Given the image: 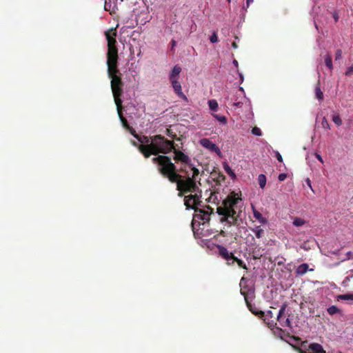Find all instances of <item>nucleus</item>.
Wrapping results in <instances>:
<instances>
[{
    "instance_id": "34",
    "label": "nucleus",
    "mask_w": 353,
    "mask_h": 353,
    "mask_svg": "<svg viewBox=\"0 0 353 353\" xmlns=\"http://www.w3.org/2000/svg\"><path fill=\"white\" fill-rule=\"evenodd\" d=\"M321 125L325 129H330V123L325 117H323L321 121Z\"/></svg>"
},
{
    "instance_id": "6",
    "label": "nucleus",
    "mask_w": 353,
    "mask_h": 353,
    "mask_svg": "<svg viewBox=\"0 0 353 353\" xmlns=\"http://www.w3.org/2000/svg\"><path fill=\"white\" fill-rule=\"evenodd\" d=\"M150 139L157 141V143L156 145L158 146L159 153L168 154L174 149L175 144L174 141L165 139L161 134L150 137Z\"/></svg>"
},
{
    "instance_id": "43",
    "label": "nucleus",
    "mask_w": 353,
    "mask_h": 353,
    "mask_svg": "<svg viewBox=\"0 0 353 353\" xmlns=\"http://www.w3.org/2000/svg\"><path fill=\"white\" fill-rule=\"evenodd\" d=\"M233 105L236 108H241L243 105V103L241 101L235 102L233 103Z\"/></svg>"
},
{
    "instance_id": "3",
    "label": "nucleus",
    "mask_w": 353,
    "mask_h": 353,
    "mask_svg": "<svg viewBox=\"0 0 353 353\" xmlns=\"http://www.w3.org/2000/svg\"><path fill=\"white\" fill-rule=\"evenodd\" d=\"M239 199L234 195H229L223 201V205L216 209V212L222 216L220 219L221 222H227L230 225L236 224L237 215L234 207Z\"/></svg>"
},
{
    "instance_id": "49",
    "label": "nucleus",
    "mask_w": 353,
    "mask_h": 353,
    "mask_svg": "<svg viewBox=\"0 0 353 353\" xmlns=\"http://www.w3.org/2000/svg\"><path fill=\"white\" fill-rule=\"evenodd\" d=\"M233 64L236 66V67H238V65H239V63L236 60H234L233 61Z\"/></svg>"
},
{
    "instance_id": "44",
    "label": "nucleus",
    "mask_w": 353,
    "mask_h": 353,
    "mask_svg": "<svg viewBox=\"0 0 353 353\" xmlns=\"http://www.w3.org/2000/svg\"><path fill=\"white\" fill-rule=\"evenodd\" d=\"M315 155H316V159H317L319 161H321V163H323V159H322V157H321V156L320 154H319L318 153H316V154H315Z\"/></svg>"
},
{
    "instance_id": "54",
    "label": "nucleus",
    "mask_w": 353,
    "mask_h": 353,
    "mask_svg": "<svg viewBox=\"0 0 353 353\" xmlns=\"http://www.w3.org/2000/svg\"><path fill=\"white\" fill-rule=\"evenodd\" d=\"M254 259H259V256H254Z\"/></svg>"
},
{
    "instance_id": "27",
    "label": "nucleus",
    "mask_w": 353,
    "mask_h": 353,
    "mask_svg": "<svg viewBox=\"0 0 353 353\" xmlns=\"http://www.w3.org/2000/svg\"><path fill=\"white\" fill-rule=\"evenodd\" d=\"M165 134L172 139L180 141V139L177 137L176 134L174 132H173L172 129L167 128L165 130Z\"/></svg>"
},
{
    "instance_id": "41",
    "label": "nucleus",
    "mask_w": 353,
    "mask_h": 353,
    "mask_svg": "<svg viewBox=\"0 0 353 353\" xmlns=\"http://www.w3.org/2000/svg\"><path fill=\"white\" fill-rule=\"evenodd\" d=\"M150 139V138L149 139L148 137L144 136L143 137H141V140L143 141V142H141V143L149 144Z\"/></svg>"
},
{
    "instance_id": "35",
    "label": "nucleus",
    "mask_w": 353,
    "mask_h": 353,
    "mask_svg": "<svg viewBox=\"0 0 353 353\" xmlns=\"http://www.w3.org/2000/svg\"><path fill=\"white\" fill-rule=\"evenodd\" d=\"M252 133L256 136H261L262 134L261 130L257 127H254L252 128Z\"/></svg>"
},
{
    "instance_id": "18",
    "label": "nucleus",
    "mask_w": 353,
    "mask_h": 353,
    "mask_svg": "<svg viewBox=\"0 0 353 353\" xmlns=\"http://www.w3.org/2000/svg\"><path fill=\"white\" fill-rule=\"evenodd\" d=\"M117 113H118L119 117L121 121L122 125L125 128H128L130 126V125L128 124L127 119L123 116V112H122L123 106L122 105H120L119 107L117 106Z\"/></svg>"
},
{
    "instance_id": "38",
    "label": "nucleus",
    "mask_w": 353,
    "mask_h": 353,
    "mask_svg": "<svg viewBox=\"0 0 353 353\" xmlns=\"http://www.w3.org/2000/svg\"><path fill=\"white\" fill-rule=\"evenodd\" d=\"M341 56L342 50L341 49L337 50L335 54V61L339 60L341 58Z\"/></svg>"
},
{
    "instance_id": "9",
    "label": "nucleus",
    "mask_w": 353,
    "mask_h": 353,
    "mask_svg": "<svg viewBox=\"0 0 353 353\" xmlns=\"http://www.w3.org/2000/svg\"><path fill=\"white\" fill-rule=\"evenodd\" d=\"M241 294L243 296L245 303L252 302L255 297L254 289L248 285H245L241 288Z\"/></svg>"
},
{
    "instance_id": "21",
    "label": "nucleus",
    "mask_w": 353,
    "mask_h": 353,
    "mask_svg": "<svg viewBox=\"0 0 353 353\" xmlns=\"http://www.w3.org/2000/svg\"><path fill=\"white\" fill-rule=\"evenodd\" d=\"M252 231L254 233L257 239H261L264 234V230L261 226H256L254 228L252 229Z\"/></svg>"
},
{
    "instance_id": "31",
    "label": "nucleus",
    "mask_w": 353,
    "mask_h": 353,
    "mask_svg": "<svg viewBox=\"0 0 353 353\" xmlns=\"http://www.w3.org/2000/svg\"><path fill=\"white\" fill-rule=\"evenodd\" d=\"M315 94H316V97L319 101H323V93L321 91V88L319 86H316V88H315Z\"/></svg>"
},
{
    "instance_id": "17",
    "label": "nucleus",
    "mask_w": 353,
    "mask_h": 353,
    "mask_svg": "<svg viewBox=\"0 0 353 353\" xmlns=\"http://www.w3.org/2000/svg\"><path fill=\"white\" fill-rule=\"evenodd\" d=\"M181 72V68L178 65H176L172 68L171 72L169 74V80H178V77Z\"/></svg>"
},
{
    "instance_id": "10",
    "label": "nucleus",
    "mask_w": 353,
    "mask_h": 353,
    "mask_svg": "<svg viewBox=\"0 0 353 353\" xmlns=\"http://www.w3.org/2000/svg\"><path fill=\"white\" fill-rule=\"evenodd\" d=\"M286 304H283L279 312V314L276 317V320L279 322L280 325L283 327H291V322L289 318H286L285 313L286 310Z\"/></svg>"
},
{
    "instance_id": "33",
    "label": "nucleus",
    "mask_w": 353,
    "mask_h": 353,
    "mask_svg": "<svg viewBox=\"0 0 353 353\" xmlns=\"http://www.w3.org/2000/svg\"><path fill=\"white\" fill-rule=\"evenodd\" d=\"M213 116L220 122H221L223 123H227V119L225 116H220L219 114H213Z\"/></svg>"
},
{
    "instance_id": "16",
    "label": "nucleus",
    "mask_w": 353,
    "mask_h": 353,
    "mask_svg": "<svg viewBox=\"0 0 353 353\" xmlns=\"http://www.w3.org/2000/svg\"><path fill=\"white\" fill-rule=\"evenodd\" d=\"M117 0H106L104 5L105 10L109 11L110 14L115 12V10L117 9Z\"/></svg>"
},
{
    "instance_id": "45",
    "label": "nucleus",
    "mask_w": 353,
    "mask_h": 353,
    "mask_svg": "<svg viewBox=\"0 0 353 353\" xmlns=\"http://www.w3.org/2000/svg\"><path fill=\"white\" fill-rule=\"evenodd\" d=\"M254 1V0H246V8H248L250 5Z\"/></svg>"
},
{
    "instance_id": "36",
    "label": "nucleus",
    "mask_w": 353,
    "mask_h": 353,
    "mask_svg": "<svg viewBox=\"0 0 353 353\" xmlns=\"http://www.w3.org/2000/svg\"><path fill=\"white\" fill-rule=\"evenodd\" d=\"M294 350H295L297 352L299 353H308L307 352V349H305V347L304 350L302 348V347H298V346H296V345H292Z\"/></svg>"
},
{
    "instance_id": "22",
    "label": "nucleus",
    "mask_w": 353,
    "mask_h": 353,
    "mask_svg": "<svg viewBox=\"0 0 353 353\" xmlns=\"http://www.w3.org/2000/svg\"><path fill=\"white\" fill-rule=\"evenodd\" d=\"M305 223H306V221H305L304 219H301V218H300V217H297V216H296V217H294V218L293 219L292 224H293L294 226H296V227H300V226H302V225H304V224H305Z\"/></svg>"
},
{
    "instance_id": "50",
    "label": "nucleus",
    "mask_w": 353,
    "mask_h": 353,
    "mask_svg": "<svg viewBox=\"0 0 353 353\" xmlns=\"http://www.w3.org/2000/svg\"><path fill=\"white\" fill-rule=\"evenodd\" d=\"M132 145H133L137 146V147H138V148H139V145H138V144L137 143V142H136V141H132Z\"/></svg>"
},
{
    "instance_id": "48",
    "label": "nucleus",
    "mask_w": 353,
    "mask_h": 353,
    "mask_svg": "<svg viewBox=\"0 0 353 353\" xmlns=\"http://www.w3.org/2000/svg\"><path fill=\"white\" fill-rule=\"evenodd\" d=\"M352 252H348L347 253V259H351V256H352Z\"/></svg>"
},
{
    "instance_id": "14",
    "label": "nucleus",
    "mask_w": 353,
    "mask_h": 353,
    "mask_svg": "<svg viewBox=\"0 0 353 353\" xmlns=\"http://www.w3.org/2000/svg\"><path fill=\"white\" fill-rule=\"evenodd\" d=\"M266 317L263 319L265 323L270 327L271 330L274 328L278 329L279 331L282 332V329L276 327V323L274 320H270L273 317V313L271 310H268L266 313Z\"/></svg>"
},
{
    "instance_id": "28",
    "label": "nucleus",
    "mask_w": 353,
    "mask_h": 353,
    "mask_svg": "<svg viewBox=\"0 0 353 353\" xmlns=\"http://www.w3.org/2000/svg\"><path fill=\"white\" fill-rule=\"evenodd\" d=\"M209 108L212 111H216L218 109V103L216 100L212 99L208 101Z\"/></svg>"
},
{
    "instance_id": "1",
    "label": "nucleus",
    "mask_w": 353,
    "mask_h": 353,
    "mask_svg": "<svg viewBox=\"0 0 353 353\" xmlns=\"http://www.w3.org/2000/svg\"><path fill=\"white\" fill-rule=\"evenodd\" d=\"M174 153V160L176 163L180 161L183 165L179 170L171 161V159L165 155H159L154 157L152 161L158 164L159 172L173 183L176 184L178 196L182 197L188 192H194L198 190L196 185L197 176L199 170L191 163V159L188 155L174 148L172 150Z\"/></svg>"
},
{
    "instance_id": "42",
    "label": "nucleus",
    "mask_w": 353,
    "mask_h": 353,
    "mask_svg": "<svg viewBox=\"0 0 353 353\" xmlns=\"http://www.w3.org/2000/svg\"><path fill=\"white\" fill-rule=\"evenodd\" d=\"M276 158L277 159V160L279 161V162H283V158H282V156L281 154L279 152H276V155H275Z\"/></svg>"
},
{
    "instance_id": "24",
    "label": "nucleus",
    "mask_w": 353,
    "mask_h": 353,
    "mask_svg": "<svg viewBox=\"0 0 353 353\" xmlns=\"http://www.w3.org/2000/svg\"><path fill=\"white\" fill-rule=\"evenodd\" d=\"M325 63L326 65V66L330 70H332L333 69V65H332V57L330 54H327L325 57Z\"/></svg>"
},
{
    "instance_id": "37",
    "label": "nucleus",
    "mask_w": 353,
    "mask_h": 353,
    "mask_svg": "<svg viewBox=\"0 0 353 353\" xmlns=\"http://www.w3.org/2000/svg\"><path fill=\"white\" fill-rule=\"evenodd\" d=\"M211 43H216L218 41V37L215 32H214L210 37Z\"/></svg>"
},
{
    "instance_id": "55",
    "label": "nucleus",
    "mask_w": 353,
    "mask_h": 353,
    "mask_svg": "<svg viewBox=\"0 0 353 353\" xmlns=\"http://www.w3.org/2000/svg\"><path fill=\"white\" fill-rule=\"evenodd\" d=\"M228 2H230L231 0H227Z\"/></svg>"
},
{
    "instance_id": "47",
    "label": "nucleus",
    "mask_w": 353,
    "mask_h": 353,
    "mask_svg": "<svg viewBox=\"0 0 353 353\" xmlns=\"http://www.w3.org/2000/svg\"><path fill=\"white\" fill-rule=\"evenodd\" d=\"M232 46L233 48L236 49L238 48V45L235 41H233L232 43Z\"/></svg>"
},
{
    "instance_id": "19",
    "label": "nucleus",
    "mask_w": 353,
    "mask_h": 353,
    "mask_svg": "<svg viewBox=\"0 0 353 353\" xmlns=\"http://www.w3.org/2000/svg\"><path fill=\"white\" fill-rule=\"evenodd\" d=\"M309 270V265L307 263H302L299 265L296 269V274L297 276H302Z\"/></svg>"
},
{
    "instance_id": "8",
    "label": "nucleus",
    "mask_w": 353,
    "mask_h": 353,
    "mask_svg": "<svg viewBox=\"0 0 353 353\" xmlns=\"http://www.w3.org/2000/svg\"><path fill=\"white\" fill-rule=\"evenodd\" d=\"M151 142L149 144H141L139 145V151L143 154L145 158H149L152 154L157 155L159 154L157 141L150 139Z\"/></svg>"
},
{
    "instance_id": "26",
    "label": "nucleus",
    "mask_w": 353,
    "mask_h": 353,
    "mask_svg": "<svg viewBox=\"0 0 353 353\" xmlns=\"http://www.w3.org/2000/svg\"><path fill=\"white\" fill-rule=\"evenodd\" d=\"M337 300L342 301H353V294H340L337 296Z\"/></svg>"
},
{
    "instance_id": "2",
    "label": "nucleus",
    "mask_w": 353,
    "mask_h": 353,
    "mask_svg": "<svg viewBox=\"0 0 353 353\" xmlns=\"http://www.w3.org/2000/svg\"><path fill=\"white\" fill-rule=\"evenodd\" d=\"M105 36L108 41V74L111 79L110 85L115 104L119 107L122 105L123 102L121 97L123 94V83L121 79V74L118 69L119 56L118 49L116 46V28H110L105 31Z\"/></svg>"
},
{
    "instance_id": "23",
    "label": "nucleus",
    "mask_w": 353,
    "mask_h": 353,
    "mask_svg": "<svg viewBox=\"0 0 353 353\" xmlns=\"http://www.w3.org/2000/svg\"><path fill=\"white\" fill-rule=\"evenodd\" d=\"M327 312L330 315H334L335 314H341V311L336 306L332 305L327 309Z\"/></svg>"
},
{
    "instance_id": "25",
    "label": "nucleus",
    "mask_w": 353,
    "mask_h": 353,
    "mask_svg": "<svg viewBox=\"0 0 353 353\" xmlns=\"http://www.w3.org/2000/svg\"><path fill=\"white\" fill-rule=\"evenodd\" d=\"M260 188H264L266 185V176L263 174H261L258 177Z\"/></svg>"
},
{
    "instance_id": "40",
    "label": "nucleus",
    "mask_w": 353,
    "mask_h": 353,
    "mask_svg": "<svg viewBox=\"0 0 353 353\" xmlns=\"http://www.w3.org/2000/svg\"><path fill=\"white\" fill-rule=\"evenodd\" d=\"M353 74V65L350 66L345 72V75L349 76Z\"/></svg>"
},
{
    "instance_id": "7",
    "label": "nucleus",
    "mask_w": 353,
    "mask_h": 353,
    "mask_svg": "<svg viewBox=\"0 0 353 353\" xmlns=\"http://www.w3.org/2000/svg\"><path fill=\"white\" fill-rule=\"evenodd\" d=\"M190 192L194 194H190V195L185 196L184 205H185L187 209H193L195 211L196 209H198L197 206L199 205L201 203L200 200L201 191L199 190V188L198 187V190L196 191Z\"/></svg>"
},
{
    "instance_id": "32",
    "label": "nucleus",
    "mask_w": 353,
    "mask_h": 353,
    "mask_svg": "<svg viewBox=\"0 0 353 353\" xmlns=\"http://www.w3.org/2000/svg\"><path fill=\"white\" fill-rule=\"evenodd\" d=\"M332 121L338 126H340L342 125V120L339 114L333 115Z\"/></svg>"
},
{
    "instance_id": "30",
    "label": "nucleus",
    "mask_w": 353,
    "mask_h": 353,
    "mask_svg": "<svg viewBox=\"0 0 353 353\" xmlns=\"http://www.w3.org/2000/svg\"><path fill=\"white\" fill-rule=\"evenodd\" d=\"M126 129L130 132L132 135H133L134 137L137 139L139 141L143 142V141L141 140V137L137 134L136 130L132 126L130 125Z\"/></svg>"
},
{
    "instance_id": "20",
    "label": "nucleus",
    "mask_w": 353,
    "mask_h": 353,
    "mask_svg": "<svg viewBox=\"0 0 353 353\" xmlns=\"http://www.w3.org/2000/svg\"><path fill=\"white\" fill-rule=\"evenodd\" d=\"M253 215L254 217L261 224H266L268 223V220L266 218L263 217L262 214L257 211L255 209H253Z\"/></svg>"
},
{
    "instance_id": "29",
    "label": "nucleus",
    "mask_w": 353,
    "mask_h": 353,
    "mask_svg": "<svg viewBox=\"0 0 353 353\" xmlns=\"http://www.w3.org/2000/svg\"><path fill=\"white\" fill-rule=\"evenodd\" d=\"M223 168H224V170L226 172V173L230 176H231L232 179L236 177L235 173L234 172V171L231 169V168L228 164H225Z\"/></svg>"
},
{
    "instance_id": "39",
    "label": "nucleus",
    "mask_w": 353,
    "mask_h": 353,
    "mask_svg": "<svg viewBox=\"0 0 353 353\" xmlns=\"http://www.w3.org/2000/svg\"><path fill=\"white\" fill-rule=\"evenodd\" d=\"M287 177V174L285 173H281L279 175L278 179L280 181H284Z\"/></svg>"
},
{
    "instance_id": "52",
    "label": "nucleus",
    "mask_w": 353,
    "mask_h": 353,
    "mask_svg": "<svg viewBox=\"0 0 353 353\" xmlns=\"http://www.w3.org/2000/svg\"><path fill=\"white\" fill-rule=\"evenodd\" d=\"M245 281V277H242L241 279V281H240V285H241V283Z\"/></svg>"
},
{
    "instance_id": "13",
    "label": "nucleus",
    "mask_w": 353,
    "mask_h": 353,
    "mask_svg": "<svg viewBox=\"0 0 353 353\" xmlns=\"http://www.w3.org/2000/svg\"><path fill=\"white\" fill-rule=\"evenodd\" d=\"M170 81L172 85V88H173L174 91L176 93V94L181 99L185 100V101H188V98L183 93L181 83L178 81V80H172V81Z\"/></svg>"
},
{
    "instance_id": "12",
    "label": "nucleus",
    "mask_w": 353,
    "mask_h": 353,
    "mask_svg": "<svg viewBox=\"0 0 353 353\" xmlns=\"http://www.w3.org/2000/svg\"><path fill=\"white\" fill-rule=\"evenodd\" d=\"M200 143L203 147L210 150L212 152H215L217 154L221 153L219 148L208 139L203 138L201 139Z\"/></svg>"
},
{
    "instance_id": "11",
    "label": "nucleus",
    "mask_w": 353,
    "mask_h": 353,
    "mask_svg": "<svg viewBox=\"0 0 353 353\" xmlns=\"http://www.w3.org/2000/svg\"><path fill=\"white\" fill-rule=\"evenodd\" d=\"M307 341H303L301 343V347H305L309 352L308 353H326L324 350L323 346L317 343H310L307 347L306 344Z\"/></svg>"
},
{
    "instance_id": "46",
    "label": "nucleus",
    "mask_w": 353,
    "mask_h": 353,
    "mask_svg": "<svg viewBox=\"0 0 353 353\" xmlns=\"http://www.w3.org/2000/svg\"><path fill=\"white\" fill-rule=\"evenodd\" d=\"M176 44V41H175V40H174V39H172V40L171 41L172 49H173V48L175 47Z\"/></svg>"
},
{
    "instance_id": "15",
    "label": "nucleus",
    "mask_w": 353,
    "mask_h": 353,
    "mask_svg": "<svg viewBox=\"0 0 353 353\" xmlns=\"http://www.w3.org/2000/svg\"><path fill=\"white\" fill-rule=\"evenodd\" d=\"M246 305L249 310L259 319H263L265 316V312L259 310L254 305H252L251 302L246 303Z\"/></svg>"
},
{
    "instance_id": "51",
    "label": "nucleus",
    "mask_w": 353,
    "mask_h": 353,
    "mask_svg": "<svg viewBox=\"0 0 353 353\" xmlns=\"http://www.w3.org/2000/svg\"><path fill=\"white\" fill-rule=\"evenodd\" d=\"M334 18L335 21L336 22L338 21L339 17L337 16V14H334Z\"/></svg>"
},
{
    "instance_id": "5",
    "label": "nucleus",
    "mask_w": 353,
    "mask_h": 353,
    "mask_svg": "<svg viewBox=\"0 0 353 353\" xmlns=\"http://www.w3.org/2000/svg\"><path fill=\"white\" fill-rule=\"evenodd\" d=\"M213 212V209L210 206H207L206 209H196L195 214L194 215L193 220L192 222V230L194 232V234L196 237H200L198 232H196L195 225L196 222L199 221V220L203 221L202 225H204L205 223H208L210 220V215ZM198 224L200 225V223L198 222Z\"/></svg>"
},
{
    "instance_id": "4",
    "label": "nucleus",
    "mask_w": 353,
    "mask_h": 353,
    "mask_svg": "<svg viewBox=\"0 0 353 353\" xmlns=\"http://www.w3.org/2000/svg\"><path fill=\"white\" fill-rule=\"evenodd\" d=\"M216 247L219 256L225 261L227 265L232 267L236 263L239 267L246 270H248L245 263L243 260L236 257L234 253L230 252L225 247L221 245H217Z\"/></svg>"
},
{
    "instance_id": "53",
    "label": "nucleus",
    "mask_w": 353,
    "mask_h": 353,
    "mask_svg": "<svg viewBox=\"0 0 353 353\" xmlns=\"http://www.w3.org/2000/svg\"><path fill=\"white\" fill-rule=\"evenodd\" d=\"M307 184L309 185V186L311 187L310 181L309 179H307Z\"/></svg>"
}]
</instances>
